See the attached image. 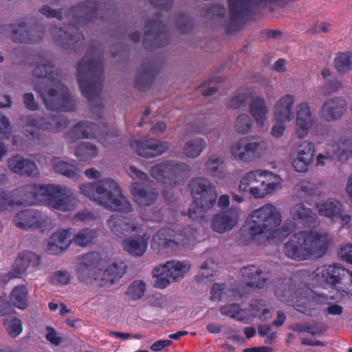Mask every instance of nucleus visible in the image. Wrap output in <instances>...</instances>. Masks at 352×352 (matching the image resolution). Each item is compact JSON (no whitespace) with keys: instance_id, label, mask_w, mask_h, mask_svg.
<instances>
[{"instance_id":"obj_1","label":"nucleus","mask_w":352,"mask_h":352,"mask_svg":"<svg viewBox=\"0 0 352 352\" xmlns=\"http://www.w3.org/2000/svg\"><path fill=\"white\" fill-rule=\"evenodd\" d=\"M54 65L46 63L38 65L32 75L38 79L34 89L39 94L46 108L51 111H66V87L63 76Z\"/></svg>"},{"instance_id":"obj_2","label":"nucleus","mask_w":352,"mask_h":352,"mask_svg":"<svg viewBox=\"0 0 352 352\" xmlns=\"http://www.w3.org/2000/svg\"><path fill=\"white\" fill-rule=\"evenodd\" d=\"M103 54L89 47L77 65V79L83 97L89 102L99 98L104 81Z\"/></svg>"},{"instance_id":"obj_3","label":"nucleus","mask_w":352,"mask_h":352,"mask_svg":"<svg viewBox=\"0 0 352 352\" xmlns=\"http://www.w3.org/2000/svg\"><path fill=\"white\" fill-rule=\"evenodd\" d=\"M80 192L90 200L107 209L128 213L132 211V206L122 194V190L115 180L110 178L100 179L96 183L80 186Z\"/></svg>"},{"instance_id":"obj_4","label":"nucleus","mask_w":352,"mask_h":352,"mask_svg":"<svg viewBox=\"0 0 352 352\" xmlns=\"http://www.w3.org/2000/svg\"><path fill=\"white\" fill-rule=\"evenodd\" d=\"M100 261L101 255L96 252L83 255L77 268L78 278L82 282L99 279L101 287L110 286L116 283L126 271L127 267L124 262L113 263L102 272L101 277L99 278L98 272L101 273V270L98 268Z\"/></svg>"},{"instance_id":"obj_5","label":"nucleus","mask_w":352,"mask_h":352,"mask_svg":"<svg viewBox=\"0 0 352 352\" xmlns=\"http://www.w3.org/2000/svg\"><path fill=\"white\" fill-rule=\"evenodd\" d=\"M281 223V214L276 208L271 204H265L254 210L248 220L247 236L250 242L259 243V239L267 234L275 232Z\"/></svg>"},{"instance_id":"obj_6","label":"nucleus","mask_w":352,"mask_h":352,"mask_svg":"<svg viewBox=\"0 0 352 352\" xmlns=\"http://www.w3.org/2000/svg\"><path fill=\"white\" fill-rule=\"evenodd\" d=\"M311 291L305 285H297L294 279L284 278L278 280L275 295L277 298L288 305L296 308L298 311L310 315L312 301L318 300L320 296L309 297Z\"/></svg>"},{"instance_id":"obj_7","label":"nucleus","mask_w":352,"mask_h":352,"mask_svg":"<svg viewBox=\"0 0 352 352\" xmlns=\"http://www.w3.org/2000/svg\"><path fill=\"white\" fill-rule=\"evenodd\" d=\"M189 186L194 201V204L188 208L189 217L192 219H202L204 213L216 203L217 195L215 189L205 177L192 179Z\"/></svg>"},{"instance_id":"obj_8","label":"nucleus","mask_w":352,"mask_h":352,"mask_svg":"<svg viewBox=\"0 0 352 352\" xmlns=\"http://www.w3.org/2000/svg\"><path fill=\"white\" fill-rule=\"evenodd\" d=\"M173 220H169L168 226L160 229L152 239V248L160 254H167L177 249L187 241L185 228L175 223V217L177 213L175 210L170 211Z\"/></svg>"},{"instance_id":"obj_9","label":"nucleus","mask_w":352,"mask_h":352,"mask_svg":"<svg viewBox=\"0 0 352 352\" xmlns=\"http://www.w3.org/2000/svg\"><path fill=\"white\" fill-rule=\"evenodd\" d=\"M314 275V279L318 286L330 287L339 292L342 296L348 293L352 285L350 272L339 264L318 267Z\"/></svg>"},{"instance_id":"obj_10","label":"nucleus","mask_w":352,"mask_h":352,"mask_svg":"<svg viewBox=\"0 0 352 352\" xmlns=\"http://www.w3.org/2000/svg\"><path fill=\"white\" fill-rule=\"evenodd\" d=\"M190 166L182 162L164 160L153 165L151 175L157 181L170 186L182 183L190 176Z\"/></svg>"},{"instance_id":"obj_11","label":"nucleus","mask_w":352,"mask_h":352,"mask_svg":"<svg viewBox=\"0 0 352 352\" xmlns=\"http://www.w3.org/2000/svg\"><path fill=\"white\" fill-rule=\"evenodd\" d=\"M170 41V34L166 24L161 20V15L157 13L155 19L145 24L144 36L142 44L146 50L160 48L167 45Z\"/></svg>"},{"instance_id":"obj_12","label":"nucleus","mask_w":352,"mask_h":352,"mask_svg":"<svg viewBox=\"0 0 352 352\" xmlns=\"http://www.w3.org/2000/svg\"><path fill=\"white\" fill-rule=\"evenodd\" d=\"M265 150V142L259 138L245 137L233 143L230 153L236 159L250 162L261 157Z\"/></svg>"},{"instance_id":"obj_13","label":"nucleus","mask_w":352,"mask_h":352,"mask_svg":"<svg viewBox=\"0 0 352 352\" xmlns=\"http://www.w3.org/2000/svg\"><path fill=\"white\" fill-rule=\"evenodd\" d=\"M14 223L16 227L21 229L36 228L44 232L50 224V219L41 211L25 209L15 215Z\"/></svg>"},{"instance_id":"obj_14","label":"nucleus","mask_w":352,"mask_h":352,"mask_svg":"<svg viewBox=\"0 0 352 352\" xmlns=\"http://www.w3.org/2000/svg\"><path fill=\"white\" fill-rule=\"evenodd\" d=\"M10 40L15 43L34 44L40 42L44 35L43 30L39 25L30 26L25 22L11 24Z\"/></svg>"},{"instance_id":"obj_15","label":"nucleus","mask_w":352,"mask_h":352,"mask_svg":"<svg viewBox=\"0 0 352 352\" xmlns=\"http://www.w3.org/2000/svg\"><path fill=\"white\" fill-rule=\"evenodd\" d=\"M326 153L317 156V165L323 166L322 160L342 161L352 157V141L350 139H340L338 142L327 144Z\"/></svg>"},{"instance_id":"obj_16","label":"nucleus","mask_w":352,"mask_h":352,"mask_svg":"<svg viewBox=\"0 0 352 352\" xmlns=\"http://www.w3.org/2000/svg\"><path fill=\"white\" fill-rule=\"evenodd\" d=\"M130 146L138 155L146 158L161 155L169 148L168 142L153 138L131 141Z\"/></svg>"},{"instance_id":"obj_17","label":"nucleus","mask_w":352,"mask_h":352,"mask_svg":"<svg viewBox=\"0 0 352 352\" xmlns=\"http://www.w3.org/2000/svg\"><path fill=\"white\" fill-rule=\"evenodd\" d=\"M307 250L309 251L311 257L320 258L323 256L329 246V236L326 233H319L314 230L302 231Z\"/></svg>"},{"instance_id":"obj_18","label":"nucleus","mask_w":352,"mask_h":352,"mask_svg":"<svg viewBox=\"0 0 352 352\" xmlns=\"http://www.w3.org/2000/svg\"><path fill=\"white\" fill-rule=\"evenodd\" d=\"M65 188H61L59 185L41 184L40 201H44L48 206L56 210L65 211Z\"/></svg>"},{"instance_id":"obj_19","label":"nucleus","mask_w":352,"mask_h":352,"mask_svg":"<svg viewBox=\"0 0 352 352\" xmlns=\"http://www.w3.org/2000/svg\"><path fill=\"white\" fill-rule=\"evenodd\" d=\"M305 240L302 231L294 234L284 245L283 250L285 256L296 261L309 259L310 253Z\"/></svg>"},{"instance_id":"obj_20","label":"nucleus","mask_w":352,"mask_h":352,"mask_svg":"<svg viewBox=\"0 0 352 352\" xmlns=\"http://www.w3.org/2000/svg\"><path fill=\"white\" fill-rule=\"evenodd\" d=\"M106 8L103 0H87L74 6L71 12L76 14L77 23L91 21L97 18L100 12Z\"/></svg>"},{"instance_id":"obj_21","label":"nucleus","mask_w":352,"mask_h":352,"mask_svg":"<svg viewBox=\"0 0 352 352\" xmlns=\"http://www.w3.org/2000/svg\"><path fill=\"white\" fill-rule=\"evenodd\" d=\"M106 126L102 127L89 121H80L76 123L67 135L74 139H102Z\"/></svg>"},{"instance_id":"obj_22","label":"nucleus","mask_w":352,"mask_h":352,"mask_svg":"<svg viewBox=\"0 0 352 352\" xmlns=\"http://www.w3.org/2000/svg\"><path fill=\"white\" fill-rule=\"evenodd\" d=\"M347 109L345 100L334 97L326 100L320 109V117L327 122L339 120Z\"/></svg>"},{"instance_id":"obj_23","label":"nucleus","mask_w":352,"mask_h":352,"mask_svg":"<svg viewBox=\"0 0 352 352\" xmlns=\"http://www.w3.org/2000/svg\"><path fill=\"white\" fill-rule=\"evenodd\" d=\"M239 218V210L236 208H230L225 212L217 214L212 217V228L219 233H224L231 230L237 223Z\"/></svg>"},{"instance_id":"obj_24","label":"nucleus","mask_w":352,"mask_h":352,"mask_svg":"<svg viewBox=\"0 0 352 352\" xmlns=\"http://www.w3.org/2000/svg\"><path fill=\"white\" fill-rule=\"evenodd\" d=\"M8 166L12 172L22 176L36 177L39 174L35 162L20 155H15L9 158Z\"/></svg>"},{"instance_id":"obj_25","label":"nucleus","mask_w":352,"mask_h":352,"mask_svg":"<svg viewBox=\"0 0 352 352\" xmlns=\"http://www.w3.org/2000/svg\"><path fill=\"white\" fill-rule=\"evenodd\" d=\"M267 179H263L260 185L249 187L248 191L251 197L255 199L263 198L272 192L281 183V178L270 171H265Z\"/></svg>"},{"instance_id":"obj_26","label":"nucleus","mask_w":352,"mask_h":352,"mask_svg":"<svg viewBox=\"0 0 352 352\" xmlns=\"http://www.w3.org/2000/svg\"><path fill=\"white\" fill-rule=\"evenodd\" d=\"M131 192L135 201L141 206H148L155 203L158 196L157 190L142 182H133Z\"/></svg>"},{"instance_id":"obj_27","label":"nucleus","mask_w":352,"mask_h":352,"mask_svg":"<svg viewBox=\"0 0 352 352\" xmlns=\"http://www.w3.org/2000/svg\"><path fill=\"white\" fill-rule=\"evenodd\" d=\"M190 265L185 262L180 261H167L164 265L155 267L152 272L154 276L161 275L165 272L168 276L170 278L173 282L177 281L183 278L184 274L190 270Z\"/></svg>"},{"instance_id":"obj_28","label":"nucleus","mask_w":352,"mask_h":352,"mask_svg":"<svg viewBox=\"0 0 352 352\" xmlns=\"http://www.w3.org/2000/svg\"><path fill=\"white\" fill-rule=\"evenodd\" d=\"M241 273L242 280L250 287L263 288L268 280L267 274L256 265L244 267Z\"/></svg>"},{"instance_id":"obj_29","label":"nucleus","mask_w":352,"mask_h":352,"mask_svg":"<svg viewBox=\"0 0 352 352\" xmlns=\"http://www.w3.org/2000/svg\"><path fill=\"white\" fill-rule=\"evenodd\" d=\"M21 121L23 124V133L30 140L44 141L48 131L39 125L38 120L33 116H23Z\"/></svg>"},{"instance_id":"obj_30","label":"nucleus","mask_w":352,"mask_h":352,"mask_svg":"<svg viewBox=\"0 0 352 352\" xmlns=\"http://www.w3.org/2000/svg\"><path fill=\"white\" fill-rule=\"evenodd\" d=\"M292 219L302 226L315 228L319 224L317 215L309 208L302 204H297L291 209Z\"/></svg>"},{"instance_id":"obj_31","label":"nucleus","mask_w":352,"mask_h":352,"mask_svg":"<svg viewBox=\"0 0 352 352\" xmlns=\"http://www.w3.org/2000/svg\"><path fill=\"white\" fill-rule=\"evenodd\" d=\"M107 224L117 236L125 235L138 228V223L134 219L118 214L112 215L107 221Z\"/></svg>"},{"instance_id":"obj_32","label":"nucleus","mask_w":352,"mask_h":352,"mask_svg":"<svg viewBox=\"0 0 352 352\" xmlns=\"http://www.w3.org/2000/svg\"><path fill=\"white\" fill-rule=\"evenodd\" d=\"M313 124V118L309 105L305 102L299 105L296 118V135L298 138H305Z\"/></svg>"},{"instance_id":"obj_33","label":"nucleus","mask_w":352,"mask_h":352,"mask_svg":"<svg viewBox=\"0 0 352 352\" xmlns=\"http://www.w3.org/2000/svg\"><path fill=\"white\" fill-rule=\"evenodd\" d=\"M155 71L151 63H145L138 71L134 80V86L140 91L148 90L154 80Z\"/></svg>"},{"instance_id":"obj_34","label":"nucleus","mask_w":352,"mask_h":352,"mask_svg":"<svg viewBox=\"0 0 352 352\" xmlns=\"http://www.w3.org/2000/svg\"><path fill=\"white\" fill-rule=\"evenodd\" d=\"M294 98L292 95L282 97L274 106V118L276 121L287 122L294 118L292 107Z\"/></svg>"},{"instance_id":"obj_35","label":"nucleus","mask_w":352,"mask_h":352,"mask_svg":"<svg viewBox=\"0 0 352 352\" xmlns=\"http://www.w3.org/2000/svg\"><path fill=\"white\" fill-rule=\"evenodd\" d=\"M16 191L21 197V204L33 205L41 200V185L30 184L17 188Z\"/></svg>"},{"instance_id":"obj_36","label":"nucleus","mask_w":352,"mask_h":352,"mask_svg":"<svg viewBox=\"0 0 352 352\" xmlns=\"http://www.w3.org/2000/svg\"><path fill=\"white\" fill-rule=\"evenodd\" d=\"M267 112L264 98L261 96L253 97L250 104V113L258 125H263Z\"/></svg>"},{"instance_id":"obj_37","label":"nucleus","mask_w":352,"mask_h":352,"mask_svg":"<svg viewBox=\"0 0 352 352\" xmlns=\"http://www.w3.org/2000/svg\"><path fill=\"white\" fill-rule=\"evenodd\" d=\"M341 206V203L333 199L316 204V208L320 216L330 218L333 221H336V217L340 214Z\"/></svg>"},{"instance_id":"obj_38","label":"nucleus","mask_w":352,"mask_h":352,"mask_svg":"<svg viewBox=\"0 0 352 352\" xmlns=\"http://www.w3.org/2000/svg\"><path fill=\"white\" fill-rule=\"evenodd\" d=\"M34 254L29 251H24L19 253L12 266V270L10 272L12 274L14 278H21L22 274L28 270L30 266L32 258Z\"/></svg>"},{"instance_id":"obj_39","label":"nucleus","mask_w":352,"mask_h":352,"mask_svg":"<svg viewBox=\"0 0 352 352\" xmlns=\"http://www.w3.org/2000/svg\"><path fill=\"white\" fill-rule=\"evenodd\" d=\"M207 172L213 177L224 179L226 177V164L222 157L211 155L206 162Z\"/></svg>"},{"instance_id":"obj_40","label":"nucleus","mask_w":352,"mask_h":352,"mask_svg":"<svg viewBox=\"0 0 352 352\" xmlns=\"http://www.w3.org/2000/svg\"><path fill=\"white\" fill-rule=\"evenodd\" d=\"M66 229L53 233L48 241L47 252L50 254H58L66 249Z\"/></svg>"},{"instance_id":"obj_41","label":"nucleus","mask_w":352,"mask_h":352,"mask_svg":"<svg viewBox=\"0 0 352 352\" xmlns=\"http://www.w3.org/2000/svg\"><path fill=\"white\" fill-rule=\"evenodd\" d=\"M220 312L223 315L230 316L244 323H249L251 321V317H250L248 311L245 309H242L236 303L223 306L220 309Z\"/></svg>"},{"instance_id":"obj_42","label":"nucleus","mask_w":352,"mask_h":352,"mask_svg":"<svg viewBox=\"0 0 352 352\" xmlns=\"http://www.w3.org/2000/svg\"><path fill=\"white\" fill-rule=\"evenodd\" d=\"M265 170H255L247 173L241 179L239 184V190L241 192H248L249 187L254 186L256 184H261V179H267L265 174Z\"/></svg>"},{"instance_id":"obj_43","label":"nucleus","mask_w":352,"mask_h":352,"mask_svg":"<svg viewBox=\"0 0 352 352\" xmlns=\"http://www.w3.org/2000/svg\"><path fill=\"white\" fill-rule=\"evenodd\" d=\"M28 294L24 285L16 286L10 294V300L15 307L25 309L28 307Z\"/></svg>"},{"instance_id":"obj_44","label":"nucleus","mask_w":352,"mask_h":352,"mask_svg":"<svg viewBox=\"0 0 352 352\" xmlns=\"http://www.w3.org/2000/svg\"><path fill=\"white\" fill-rule=\"evenodd\" d=\"M124 250L133 256H141L145 252L147 248L146 241L139 236L138 239H129L122 242Z\"/></svg>"},{"instance_id":"obj_45","label":"nucleus","mask_w":352,"mask_h":352,"mask_svg":"<svg viewBox=\"0 0 352 352\" xmlns=\"http://www.w3.org/2000/svg\"><path fill=\"white\" fill-rule=\"evenodd\" d=\"M74 154L80 161L87 162L97 155L98 148L89 142H83L75 148Z\"/></svg>"},{"instance_id":"obj_46","label":"nucleus","mask_w":352,"mask_h":352,"mask_svg":"<svg viewBox=\"0 0 352 352\" xmlns=\"http://www.w3.org/2000/svg\"><path fill=\"white\" fill-rule=\"evenodd\" d=\"M206 146V142L203 138H196L186 143L184 153L188 157L196 158L201 154Z\"/></svg>"},{"instance_id":"obj_47","label":"nucleus","mask_w":352,"mask_h":352,"mask_svg":"<svg viewBox=\"0 0 352 352\" xmlns=\"http://www.w3.org/2000/svg\"><path fill=\"white\" fill-rule=\"evenodd\" d=\"M97 236L96 232L90 228H83L78 231L73 237V239L67 243V248L73 241L76 245L85 247L91 243Z\"/></svg>"},{"instance_id":"obj_48","label":"nucleus","mask_w":352,"mask_h":352,"mask_svg":"<svg viewBox=\"0 0 352 352\" xmlns=\"http://www.w3.org/2000/svg\"><path fill=\"white\" fill-rule=\"evenodd\" d=\"M335 67L339 73H345L352 68V53L340 52L335 58Z\"/></svg>"},{"instance_id":"obj_49","label":"nucleus","mask_w":352,"mask_h":352,"mask_svg":"<svg viewBox=\"0 0 352 352\" xmlns=\"http://www.w3.org/2000/svg\"><path fill=\"white\" fill-rule=\"evenodd\" d=\"M146 284L140 280H134L128 287L126 294L133 300L140 299L144 295Z\"/></svg>"},{"instance_id":"obj_50","label":"nucleus","mask_w":352,"mask_h":352,"mask_svg":"<svg viewBox=\"0 0 352 352\" xmlns=\"http://www.w3.org/2000/svg\"><path fill=\"white\" fill-rule=\"evenodd\" d=\"M3 325L12 338L17 337L23 331L21 321L16 317L5 319Z\"/></svg>"},{"instance_id":"obj_51","label":"nucleus","mask_w":352,"mask_h":352,"mask_svg":"<svg viewBox=\"0 0 352 352\" xmlns=\"http://www.w3.org/2000/svg\"><path fill=\"white\" fill-rule=\"evenodd\" d=\"M252 120L247 114L239 115L235 122L236 131L241 134H245L250 131L252 126Z\"/></svg>"},{"instance_id":"obj_52","label":"nucleus","mask_w":352,"mask_h":352,"mask_svg":"<svg viewBox=\"0 0 352 352\" xmlns=\"http://www.w3.org/2000/svg\"><path fill=\"white\" fill-rule=\"evenodd\" d=\"M176 23L178 30L182 33L190 32L194 26L193 19L184 13L178 15Z\"/></svg>"},{"instance_id":"obj_53","label":"nucleus","mask_w":352,"mask_h":352,"mask_svg":"<svg viewBox=\"0 0 352 352\" xmlns=\"http://www.w3.org/2000/svg\"><path fill=\"white\" fill-rule=\"evenodd\" d=\"M226 14V9L223 5L208 4L204 8V15L207 18L225 17Z\"/></svg>"},{"instance_id":"obj_54","label":"nucleus","mask_w":352,"mask_h":352,"mask_svg":"<svg viewBox=\"0 0 352 352\" xmlns=\"http://www.w3.org/2000/svg\"><path fill=\"white\" fill-rule=\"evenodd\" d=\"M315 145L309 141H303L298 146L297 155L314 160Z\"/></svg>"},{"instance_id":"obj_55","label":"nucleus","mask_w":352,"mask_h":352,"mask_svg":"<svg viewBox=\"0 0 352 352\" xmlns=\"http://www.w3.org/2000/svg\"><path fill=\"white\" fill-rule=\"evenodd\" d=\"M54 41L64 47L66 45V28L65 25L54 26L50 29Z\"/></svg>"},{"instance_id":"obj_56","label":"nucleus","mask_w":352,"mask_h":352,"mask_svg":"<svg viewBox=\"0 0 352 352\" xmlns=\"http://www.w3.org/2000/svg\"><path fill=\"white\" fill-rule=\"evenodd\" d=\"M313 161L314 160L307 157L296 155V157L293 160L292 166L296 171L305 173L308 170Z\"/></svg>"},{"instance_id":"obj_57","label":"nucleus","mask_w":352,"mask_h":352,"mask_svg":"<svg viewBox=\"0 0 352 352\" xmlns=\"http://www.w3.org/2000/svg\"><path fill=\"white\" fill-rule=\"evenodd\" d=\"M318 188L316 184L311 182H304L300 186V197L305 199L318 195Z\"/></svg>"},{"instance_id":"obj_58","label":"nucleus","mask_w":352,"mask_h":352,"mask_svg":"<svg viewBox=\"0 0 352 352\" xmlns=\"http://www.w3.org/2000/svg\"><path fill=\"white\" fill-rule=\"evenodd\" d=\"M248 95L246 94H239L234 96L230 101L227 104V107L232 109H239L246 104L248 100Z\"/></svg>"},{"instance_id":"obj_59","label":"nucleus","mask_w":352,"mask_h":352,"mask_svg":"<svg viewBox=\"0 0 352 352\" xmlns=\"http://www.w3.org/2000/svg\"><path fill=\"white\" fill-rule=\"evenodd\" d=\"M39 12L49 19L57 18L58 19H62V12L60 9H52L49 6H43L39 9Z\"/></svg>"},{"instance_id":"obj_60","label":"nucleus","mask_w":352,"mask_h":352,"mask_svg":"<svg viewBox=\"0 0 352 352\" xmlns=\"http://www.w3.org/2000/svg\"><path fill=\"white\" fill-rule=\"evenodd\" d=\"M206 118L201 121V123H196L195 124H192L191 126L188 125L187 128V131L189 133H198V134H206L209 133V130L206 128Z\"/></svg>"},{"instance_id":"obj_61","label":"nucleus","mask_w":352,"mask_h":352,"mask_svg":"<svg viewBox=\"0 0 352 352\" xmlns=\"http://www.w3.org/2000/svg\"><path fill=\"white\" fill-rule=\"evenodd\" d=\"M153 276L156 278L154 286L160 289L166 288L171 282H173L172 279L168 276L165 272H163V274L161 275L154 276L153 274Z\"/></svg>"},{"instance_id":"obj_62","label":"nucleus","mask_w":352,"mask_h":352,"mask_svg":"<svg viewBox=\"0 0 352 352\" xmlns=\"http://www.w3.org/2000/svg\"><path fill=\"white\" fill-rule=\"evenodd\" d=\"M14 205V201L10 198L8 194L3 190H0V212Z\"/></svg>"},{"instance_id":"obj_63","label":"nucleus","mask_w":352,"mask_h":352,"mask_svg":"<svg viewBox=\"0 0 352 352\" xmlns=\"http://www.w3.org/2000/svg\"><path fill=\"white\" fill-rule=\"evenodd\" d=\"M23 103L25 107L32 111L36 110L38 109V104L35 102L34 96L32 93H25L23 97Z\"/></svg>"},{"instance_id":"obj_64","label":"nucleus","mask_w":352,"mask_h":352,"mask_svg":"<svg viewBox=\"0 0 352 352\" xmlns=\"http://www.w3.org/2000/svg\"><path fill=\"white\" fill-rule=\"evenodd\" d=\"M46 329L47 330V333L45 336L46 340L56 346L59 345L61 342V338L57 336L55 329L49 326L46 327Z\"/></svg>"}]
</instances>
